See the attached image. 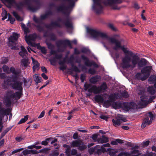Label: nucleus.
Listing matches in <instances>:
<instances>
[{
	"mask_svg": "<svg viewBox=\"0 0 156 156\" xmlns=\"http://www.w3.org/2000/svg\"><path fill=\"white\" fill-rule=\"evenodd\" d=\"M31 59L32 61V63L34 65L33 69L34 72L36 70H38L39 69L40 64L38 62L35 60L33 58L31 57Z\"/></svg>",
	"mask_w": 156,
	"mask_h": 156,
	"instance_id": "nucleus-18",
	"label": "nucleus"
},
{
	"mask_svg": "<svg viewBox=\"0 0 156 156\" xmlns=\"http://www.w3.org/2000/svg\"><path fill=\"white\" fill-rule=\"evenodd\" d=\"M130 109H134L136 107V105L133 102H131L129 103Z\"/></svg>",
	"mask_w": 156,
	"mask_h": 156,
	"instance_id": "nucleus-46",
	"label": "nucleus"
},
{
	"mask_svg": "<svg viewBox=\"0 0 156 156\" xmlns=\"http://www.w3.org/2000/svg\"><path fill=\"white\" fill-rule=\"evenodd\" d=\"M48 48L51 50L54 49L55 46L51 43H47Z\"/></svg>",
	"mask_w": 156,
	"mask_h": 156,
	"instance_id": "nucleus-47",
	"label": "nucleus"
},
{
	"mask_svg": "<svg viewBox=\"0 0 156 156\" xmlns=\"http://www.w3.org/2000/svg\"><path fill=\"white\" fill-rule=\"evenodd\" d=\"M155 98L154 96L151 97L148 100L146 99V97L143 96H141L140 97L141 101L140 102V105L143 106H145L148 103H151L152 101V100Z\"/></svg>",
	"mask_w": 156,
	"mask_h": 156,
	"instance_id": "nucleus-10",
	"label": "nucleus"
},
{
	"mask_svg": "<svg viewBox=\"0 0 156 156\" xmlns=\"http://www.w3.org/2000/svg\"><path fill=\"white\" fill-rule=\"evenodd\" d=\"M56 45L58 48L60 47L62 45H68L70 48H72V46L70 41L68 40H60L56 43Z\"/></svg>",
	"mask_w": 156,
	"mask_h": 156,
	"instance_id": "nucleus-11",
	"label": "nucleus"
},
{
	"mask_svg": "<svg viewBox=\"0 0 156 156\" xmlns=\"http://www.w3.org/2000/svg\"><path fill=\"white\" fill-rule=\"evenodd\" d=\"M148 115L143 120V122L142 123L141 127L143 128H144L147 124L148 125H150L152 122L154 117L153 115L151 112H149Z\"/></svg>",
	"mask_w": 156,
	"mask_h": 156,
	"instance_id": "nucleus-8",
	"label": "nucleus"
},
{
	"mask_svg": "<svg viewBox=\"0 0 156 156\" xmlns=\"http://www.w3.org/2000/svg\"><path fill=\"white\" fill-rule=\"evenodd\" d=\"M112 106L114 108L116 109L121 108L122 106V104L118 101L114 102L112 103Z\"/></svg>",
	"mask_w": 156,
	"mask_h": 156,
	"instance_id": "nucleus-25",
	"label": "nucleus"
},
{
	"mask_svg": "<svg viewBox=\"0 0 156 156\" xmlns=\"http://www.w3.org/2000/svg\"><path fill=\"white\" fill-rule=\"evenodd\" d=\"M121 94L122 97L125 98H127L129 96L128 93L126 91H123L121 92Z\"/></svg>",
	"mask_w": 156,
	"mask_h": 156,
	"instance_id": "nucleus-43",
	"label": "nucleus"
},
{
	"mask_svg": "<svg viewBox=\"0 0 156 156\" xmlns=\"http://www.w3.org/2000/svg\"><path fill=\"white\" fill-rule=\"evenodd\" d=\"M8 20L12 24H13L15 21V19L12 17L11 16L9 13H8Z\"/></svg>",
	"mask_w": 156,
	"mask_h": 156,
	"instance_id": "nucleus-44",
	"label": "nucleus"
},
{
	"mask_svg": "<svg viewBox=\"0 0 156 156\" xmlns=\"http://www.w3.org/2000/svg\"><path fill=\"white\" fill-rule=\"evenodd\" d=\"M112 102L110 100H106L104 101L103 105L106 108H107L111 105Z\"/></svg>",
	"mask_w": 156,
	"mask_h": 156,
	"instance_id": "nucleus-32",
	"label": "nucleus"
},
{
	"mask_svg": "<svg viewBox=\"0 0 156 156\" xmlns=\"http://www.w3.org/2000/svg\"><path fill=\"white\" fill-rule=\"evenodd\" d=\"M117 156H130V154L128 152H122Z\"/></svg>",
	"mask_w": 156,
	"mask_h": 156,
	"instance_id": "nucleus-42",
	"label": "nucleus"
},
{
	"mask_svg": "<svg viewBox=\"0 0 156 156\" xmlns=\"http://www.w3.org/2000/svg\"><path fill=\"white\" fill-rule=\"evenodd\" d=\"M124 109L126 111H128L130 109L129 103L124 102L123 103Z\"/></svg>",
	"mask_w": 156,
	"mask_h": 156,
	"instance_id": "nucleus-33",
	"label": "nucleus"
},
{
	"mask_svg": "<svg viewBox=\"0 0 156 156\" xmlns=\"http://www.w3.org/2000/svg\"><path fill=\"white\" fill-rule=\"evenodd\" d=\"M105 149L102 146H101L100 148L97 150L96 152L98 154H99L102 152H105Z\"/></svg>",
	"mask_w": 156,
	"mask_h": 156,
	"instance_id": "nucleus-38",
	"label": "nucleus"
},
{
	"mask_svg": "<svg viewBox=\"0 0 156 156\" xmlns=\"http://www.w3.org/2000/svg\"><path fill=\"white\" fill-rule=\"evenodd\" d=\"M94 100L98 102L103 103L104 101V99L101 95L98 94L96 95L94 98Z\"/></svg>",
	"mask_w": 156,
	"mask_h": 156,
	"instance_id": "nucleus-22",
	"label": "nucleus"
},
{
	"mask_svg": "<svg viewBox=\"0 0 156 156\" xmlns=\"http://www.w3.org/2000/svg\"><path fill=\"white\" fill-rule=\"evenodd\" d=\"M12 34V35L11 36L9 39V42L14 43L17 41L20 37V34L15 32L13 33Z\"/></svg>",
	"mask_w": 156,
	"mask_h": 156,
	"instance_id": "nucleus-14",
	"label": "nucleus"
},
{
	"mask_svg": "<svg viewBox=\"0 0 156 156\" xmlns=\"http://www.w3.org/2000/svg\"><path fill=\"white\" fill-rule=\"evenodd\" d=\"M97 141L101 144L106 143L108 141V139L104 135H103L101 137L97 139Z\"/></svg>",
	"mask_w": 156,
	"mask_h": 156,
	"instance_id": "nucleus-19",
	"label": "nucleus"
},
{
	"mask_svg": "<svg viewBox=\"0 0 156 156\" xmlns=\"http://www.w3.org/2000/svg\"><path fill=\"white\" fill-rule=\"evenodd\" d=\"M152 69L151 66H146L141 70V73L145 75V77H147V79L150 75Z\"/></svg>",
	"mask_w": 156,
	"mask_h": 156,
	"instance_id": "nucleus-12",
	"label": "nucleus"
},
{
	"mask_svg": "<svg viewBox=\"0 0 156 156\" xmlns=\"http://www.w3.org/2000/svg\"><path fill=\"white\" fill-rule=\"evenodd\" d=\"M12 76L10 77L8 76L7 77L6 80L4 81V83L3 84L2 86L4 89H6L8 88V86L9 85H11L10 82H12Z\"/></svg>",
	"mask_w": 156,
	"mask_h": 156,
	"instance_id": "nucleus-15",
	"label": "nucleus"
},
{
	"mask_svg": "<svg viewBox=\"0 0 156 156\" xmlns=\"http://www.w3.org/2000/svg\"><path fill=\"white\" fill-rule=\"evenodd\" d=\"M7 110L4 108H2L0 109V115L2 116V117H4V116L6 114Z\"/></svg>",
	"mask_w": 156,
	"mask_h": 156,
	"instance_id": "nucleus-34",
	"label": "nucleus"
},
{
	"mask_svg": "<svg viewBox=\"0 0 156 156\" xmlns=\"http://www.w3.org/2000/svg\"><path fill=\"white\" fill-rule=\"evenodd\" d=\"M48 17L47 14H45L41 16L40 18H37L35 16H34L33 17V20L36 23L39 24H43L42 20H44Z\"/></svg>",
	"mask_w": 156,
	"mask_h": 156,
	"instance_id": "nucleus-13",
	"label": "nucleus"
},
{
	"mask_svg": "<svg viewBox=\"0 0 156 156\" xmlns=\"http://www.w3.org/2000/svg\"><path fill=\"white\" fill-rule=\"evenodd\" d=\"M2 15L3 17L2 18V20H4L7 18L8 16V14H7V12L5 10H3L2 14Z\"/></svg>",
	"mask_w": 156,
	"mask_h": 156,
	"instance_id": "nucleus-35",
	"label": "nucleus"
},
{
	"mask_svg": "<svg viewBox=\"0 0 156 156\" xmlns=\"http://www.w3.org/2000/svg\"><path fill=\"white\" fill-rule=\"evenodd\" d=\"M11 73L14 75L12 76V83L11 85L13 89L18 90L15 93L12 90H10L6 92V96L4 97V100L7 106H9L14 101L13 99L18 100L20 99L22 94L23 90V81L19 78V74L21 71L19 69H16L11 67L10 68Z\"/></svg>",
	"mask_w": 156,
	"mask_h": 156,
	"instance_id": "nucleus-2",
	"label": "nucleus"
},
{
	"mask_svg": "<svg viewBox=\"0 0 156 156\" xmlns=\"http://www.w3.org/2000/svg\"><path fill=\"white\" fill-rule=\"evenodd\" d=\"M80 79L81 82H83L86 79V76L84 74H81L80 76Z\"/></svg>",
	"mask_w": 156,
	"mask_h": 156,
	"instance_id": "nucleus-57",
	"label": "nucleus"
},
{
	"mask_svg": "<svg viewBox=\"0 0 156 156\" xmlns=\"http://www.w3.org/2000/svg\"><path fill=\"white\" fill-rule=\"evenodd\" d=\"M21 62V65L25 67L28 66L30 63L29 60L28 58L22 59Z\"/></svg>",
	"mask_w": 156,
	"mask_h": 156,
	"instance_id": "nucleus-27",
	"label": "nucleus"
},
{
	"mask_svg": "<svg viewBox=\"0 0 156 156\" xmlns=\"http://www.w3.org/2000/svg\"><path fill=\"white\" fill-rule=\"evenodd\" d=\"M136 78L139 80H140L142 81H144L147 79V77H145L144 76L142 77V74L140 73L136 74Z\"/></svg>",
	"mask_w": 156,
	"mask_h": 156,
	"instance_id": "nucleus-30",
	"label": "nucleus"
},
{
	"mask_svg": "<svg viewBox=\"0 0 156 156\" xmlns=\"http://www.w3.org/2000/svg\"><path fill=\"white\" fill-rule=\"evenodd\" d=\"M70 149H67L66 150L65 153L66 156H71Z\"/></svg>",
	"mask_w": 156,
	"mask_h": 156,
	"instance_id": "nucleus-64",
	"label": "nucleus"
},
{
	"mask_svg": "<svg viewBox=\"0 0 156 156\" xmlns=\"http://www.w3.org/2000/svg\"><path fill=\"white\" fill-rule=\"evenodd\" d=\"M51 39L52 41H55L56 39V36L53 34H51L50 36Z\"/></svg>",
	"mask_w": 156,
	"mask_h": 156,
	"instance_id": "nucleus-56",
	"label": "nucleus"
},
{
	"mask_svg": "<svg viewBox=\"0 0 156 156\" xmlns=\"http://www.w3.org/2000/svg\"><path fill=\"white\" fill-rule=\"evenodd\" d=\"M8 62V59L6 58H3L1 62V63L2 64H5Z\"/></svg>",
	"mask_w": 156,
	"mask_h": 156,
	"instance_id": "nucleus-60",
	"label": "nucleus"
},
{
	"mask_svg": "<svg viewBox=\"0 0 156 156\" xmlns=\"http://www.w3.org/2000/svg\"><path fill=\"white\" fill-rule=\"evenodd\" d=\"M34 80L37 83L41 82L40 80L41 79V77L37 76V75H34Z\"/></svg>",
	"mask_w": 156,
	"mask_h": 156,
	"instance_id": "nucleus-37",
	"label": "nucleus"
},
{
	"mask_svg": "<svg viewBox=\"0 0 156 156\" xmlns=\"http://www.w3.org/2000/svg\"><path fill=\"white\" fill-rule=\"evenodd\" d=\"M113 94L115 99L120 98L121 97V95L118 93H115Z\"/></svg>",
	"mask_w": 156,
	"mask_h": 156,
	"instance_id": "nucleus-58",
	"label": "nucleus"
},
{
	"mask_svg": "<svg viewBox=\"0 0 156 156\" xmlns=\"http://www.w3.org/2000/svg\"><path fill=\"white\" fill-rule=\"evenodd\" d=\"M121 120L120 119H113L112 122L113 124L115 126H119L122 123Z\"/></svg>",
	"mask_w": 156,
	"mask_h": 156,
	"instance_id": "nucleus-29",
	"label": "nucleus"
},
{
	"mask_svg": "<svg viewBox=\"0 0 156 156\" xmlns=\"http://www.w3.org/2000/svg\"><path fill=\"white\" fill-rule=\"evenodd\" d=\"M70 145L73 147H77L78 149L81 151L84 150L87 147L86 144L81 140L73 141L70 143Z\"/></svg>",
	"mask_w": 156,
	"mask_h": 156,
	"instance_id": "nucleus-6",
	"label": "nucleus"
},
{
	"mask_svg": "<svg viewBox=\"0 0 156 156\" xmlns=\"http://www.w3.org/2000/svg\"><path fill=\"white\" fill-rule=\"evenodd\" d=\"M24 33L26 35L25 36V40L28 44L30 46H34V44L32 42L34 41L37 38V35L35 34H30L29 35H27V33L29 32V29L27 27H25L23 29Z\"/></svg>",
	"mask_w": 156,
	"mask_h": 156,
	"instance_id": "nucleus-5",
	"label": "nucleus"
},
{
	"mask_svg": "<svg viewBox=\"0 0 156 156\" xmlns=\"http://www.w3.org/2000/svg\"><path fill=\"white\" fill-rule=\"evenodd\" d=\"M23 150V148H21L20 149H16V150H14L13 151H12L11 152V154H15L17 152H18L19 151H22V150Z\"/></svg>",
	"mask_w": 156,
	"mask_h": 156,
	"instance_id": "nucleus-63",
	"label": "nucleus"
},
{
	"mask_svg": "<svg viewBox=\"0 0 156 156\" xmlns=\"http://www.w3.org/2000/svg\"><path fill=\"white\" fill-rule=\"evenodd\" d=\"M84 90L85 91H87L89 93H93L94 94L100 93L104 91L107 88V86L105 83H103L99 87H97L95 85H92L85 83L84 85Z\"/></svg>",
	"mask_w": 156,
	"mask_h": 156,
	"instance_id": "nucleus-4",
	"label": "nucleus"
},
{
	"mask_svg": "<svg viewBox=\"0 0 156 156\" xmlns=\"http://www.w3.org/2000/svg\"><path fill=\"white\" fill-rule=\"evenodd\" d=\"M148 81L151 83H153L156 81V76L154 75L151 76L148 79Z\"/></svg>",
	"mask_w": 156,
	"mask_h": 156,
	"instance_id": "nucleus-39",
	"label": "nucleus"
},
{
	"mask_svg": "<svg viewBox=\"0 0 156 156\" xmlns=\"http://www.w3.org/2000/svg\"><path fill=\"white\" fill-rule=\"evenodd\" d=\"M30 150L27 149L23 151L22 153L24 155H26L27 154H30Z\"/></svg>",
	"mask_w": 156,
	"mask_h": 156,
	"instance_id": "nucleus-52",
	"label": "nucleus"
},
{
	"mask_svg": "<svg viewBox=\"0 0 156 156\" xmlns=\"http://www.w3.org/2000/svg\"><path fill=\"white\" fill-rule=\"evenodd\" d=\"M100 146L99 145L96 146L94 148H90L89 150V152L90 154H92L96 150V148H99Z\"/></svg>",
	"mask_w": 156,
	"mask_h": 156,
	"instance_id": "nucleus-41",
	"label": "nucleus"
},
{
	"mask_svg": "<svg viewBox=\"0 0 156 156\" xmlns=\"http://www.w3.org/2000/svg\"><path fill=\"white\" fill-rule=\"evenodd\" d=\"M94 5L93 6V8L97 14L101 13L102 11V6L101 5V0H93Z\"/></svg>",
	"mask_w": 156,
	"mask_h": 156,
	"instance_id": "nucleus-7",
	"label": "nucleus"
},
{
	"mask_svg": "<svg viewBox=\"0 0 156 156\" xmlns=\"http://www.w3.org/2000/svg\"><path fill=\"white\" fill-rule=\"evenodd\" d=\"M101 79V77L100 76L97 75L94 77H91L90 79V83L93 84H95L98 82Z\"/></svg>",
	"mask_w": 156,
	"mask_h": 156,
	"instance_id": "nucleus-21",
	"label": "nucleus"
},
{
	"mask_svg": "<svg viewBox=\"0 0 156 156\" xmlns=\"http://www.w3.org/2000/svg\"><path fill=\"white\" fill-rule=\"evenodd\" d=\"M121 3V1L119 0H107L104 2V3L105 5H108L110 6H112L114 4Z\"/></svg>",
	"mask_w": 156,
	"mask_h": 156,
	"instance_id": "nucleus-16",
	"label": "nucleus"
},
{
	"mask_svg": "<svg viewBox=\"0 0 156 156\" xmlns=\"http://www.w3.org/2000/svg\"><path fill=\"white\" fill-rule=\"evenodd\" d=\"M57 9L58 11L61 12L65 15H67L69 14L67 12L68 8L66 7L64 5L58 6Z\"/></svg>",
	"mask_w": 156,
	"mask_h": 156,
	"instance_id": "nucleus-17",
	"label": "nucleus"
},
{
	"mask_svg": "<svg viewBox=\"0 0 156 156\" xmlns=\"http://www.w3.org/2000/svg\"><path fill=\"white\" fill-rule=\"evenodd\" d=\"M62 21V19L60 18L58 19L57 21L55 22H52L50 24H45V27L48 29L50 30H52L53 29L54 26L57 27L61 28L62 27V25L59 23Z\"/></svg>",
	"mask_w": 156,
	"mask_h": 156,
	"instance_id": "nucleus-9",
	"label": "nucleus"
},
{
	"mask_svg": "<svg viewBox=\"0 0 156 156\" xmlns=\"http://www.w3.org/2000/svg\"><path fill=\"white\" fill-rule=\"evenodd\" d=\"M77 153V151L75 149H72L71 151V153L70 154L72 155H75Z\"/></svg>",
	"mask_w": 156,
	"mask_h": 156,
	"instance_id": "nucleus-62",
	"label": "nucleus"
},
{
	"mask_svg": "<svg viewBox=\"0 0 156 156\" xmlns=\"http://www.w3.org/2000/svg\"><path fill=\"white\" fill-rule=\"evenodd\" d=\"M59 154L58 153V152L56 151H53L50 154L49 156H58Z\"/></svg>",
	"mask_w": 156,
	"mask_h": 156,
	"instance_id": "nucleus-45",
	"label": "nucleus"
},
{
	"mask_svg": "<svg viewBox=\"0 0 156 156\" xmlns=\"http://www.w3.org/2000/svg\"><path fill=\"white\" fill-rule=\"evenodd\" d=\"M55 59L56 58L55 57L53 58H51L49 60L50 62H51V64L53 65H55L56 62Z\"/></svg>",
	"mask_w": 156,
	"mask_h": 156,
	"instance_id": "nucleus-51",
	"label": "nucleus"
},
{
	"mask_svg": "<svg viewBox=\"0 0 156 156\" xmlns=\"http://www.w3.org/2000/svg\"><path fill=\"white\" fill-rule=\"evenodd\" d=\"M21 51L19 52V54L23 58H25L26 57V55L27 54L26 50L23 46L21 47Z\"/></svg>",
	"mask_w": 156,
	"mask_h": 156,
	"instance_id": "nucleus-23",
	"label": "nucleus"
},
{
	"mask_svg": "<svg viewBox=\"0 0 156 156\" xmlns=\"http://www.w3.org/2000/svg\"><path fill=\"white\" fill-rule=\"evenodd\" d=\"M23 81L24 83V85L27 87H29L32 83L31 80H27L24 78H23Z\"/></svg>",
	"mask_w": 156,
	"mask_h": 156,
	"instance_id": "nucleus-26",
	"label": "nucleus"
},
{
	"mask_svg": "<svg viewBox=\"0 0 156 156\" xmlns=\"http://www.w3.org/2000/svg\"><path fill=\"white\" fill-rule=\"evenodd\" d=\"M28 119V117L27 115L25 116L24 118H22L20 119V121L18 122V124H20L25 122Z\"/></svg>",
	"mask_w": 156,
	"mask_h": 156,
	"instance_id": "nucleus-40",
	"label": "nucleus"
},
{
	"mask_svg": "<svg viewBox=\"0 0 156 156\" xmlns=\"http://www.w3.org/2000/svg\"><path fill=\"white\" fill-rule=\"evenodd\" d=\"M89 33L94 38L97 39L99 37L105 39L111 44H112V48L115 51H118L121 49L125 54L122 59L121 66L123 69L129 68H133L137 65L138 68H140L145 66L147 64V61L145 58L140 60L139 57L134 55L133 52L129 51L124 45H121V41L114 37H108L107 35L100 31L92 29L88 30Z\"/></svg>",
	"mask_w": 156,
	"mask_h": 156,
	"instance_id": "nucleus-1",
	"label": "nucleus"
},
{
	"mask_svg": "<svg viewBox=\"0 0 156 156\" xmlns=\"http://www.w3.org/2000/svg\"><path fill=\"white\" fill-rule=\"evenodd\" d=\"M64 23L67 28H71L72 27V22L69 18H67L66 20L64 22Z\"/></svg>",
	"mask_w": 156,
	"mask_h": 156,
	"instance_id": "nucleus-24",
	"label": "nucleus"
},
{
	"mask_svg": "<svg viewBox=\"0 0 156 156\" xmlns=\"http://www.w3.org/2000/svg\"><path fill=\"white\" fill-rule=\"evenodd\" d=\"M150 143V141L149 140L147 141H144L141 144L142 146L144 147H147L148 146Z\"/></svg>",
	"mask_w": 156,
	"mask_h": 156,
	"instance_id": "nucleus-53",
	"label": "nucleus"
},
{
	"mask_svg": "<svg viewBox=\"0 0 156 156\" xmlns=\"http://www.w3.org/2000/svg\"><path fill=\"white\" fill-rule=\"evenodd\" d=\"M6 75L5 73H1L0 72V77L1 79H4L6 78Z\"/></svg>",
	"mask_w": 156,
	"mask_h": 156,
	"instance_id": "nucleus-55",
	"label": "nucleus"
},
{
	"mask_svg": "<svg viewBox=\"0 0 156 156\" xmlns=\"http://www.w3.org/2000/svg\"><path fill=\"white\" fill-rule=\"evenodd\" d=\"M108 98L109 100L111 101L112 102L115 100L113 94L109 95Z\"/></svg>",
	"mask_w": 156,
	"mask_h": 156,
	"instance_id": "nucleus-59",
	"label": "nucleus"
},
{
	"mask_svg": "<svg viewBox=\"0 0 156 156\" xmlns=\"http://www.w3.org/2000/svg\"><path fill=\"white\" fill-rule=\"evenodd\" d=\"M132 150V151H131L130 152V153L129 154H130V155L131 154H139V151L136 149H133V150Z\"/></svg>",
	"mask_w": 156,
	"mask_h": 156,
	"instance_id": "nucleus-50",
	"label": "nucleus"
},
{
	"mask_svg": "<svg viewBox=\"0 0 156 156\" xmlns=\"http://www.w3.org/2000/svg\"><path fill=\"white\" fill-rule=\"evenodd\" d=\"M12 14L14 16L17 20L20 21H21L22 20V18L20 17L16 12L13 11L12 12Z\"/></svg>",
	"mask_w": 156,
	"mask_h": 156,
	"instance_id": "nucleus-36",
	"label": "nucleus"
},
{
	"mask_svg": "<svg viewBox=\"0 0 156 156\" xmlns=\"http://www.w3.org/2000/svg\"><path fill=\"white\" fill-rule=\"evenodd\" d=\"M88 73L92 75H94L95 74L96 71L94 69L90 68L88 70Z\"/></svg>",
	"mask_w": 156,
	"mask_h": 156,
	"instance_id": "nucleus-54",
	"label": "nucleus"
},
{
	"mask_svg": "<svg viewBox=\"0 0 156 156\" xmlns=\"http://www.w3.org/2000/svg\"><path fill=\"white\" fill-rule=\"evenodd\" d=\"M81 57L82 59L84 61V64L86 66H91V62L89 61L87 57L84 55H82Z\"/></svg>",
	"mask_w": 156,
	"mask_h": 156,
	"instance_id": "nucleus-20",
	"label": "nucleus"
},
{
	"mask_svg": "<svg viewBox=\"0 0 156 156\" xmlns=\"http://www.w3.org/2000/svg\"><path fill=\"white\" fill-rule=\"evenodd\" d=\"M38 24L37 25H35V26L36 27L38 31H39L40 32H41L43 31L44 30L43 27L40 25V24Z\"/></svg>",
	"mask_w": 156,
	"mask_h": 156,
	"instance_id": "nucleus-48",
	"label": "nucleus"
},
{
	"mask_svg": "<svg viewBox=\"0 0 156 156\" xmlns=\"http://www.w3.org/2000/svg\"><path fill=\"white\" fill-rule=\"evenodd\" d=\"M3 2L6 3L8 5L7 6L9 8H11L12 6L14 5L17 9L21 10H22L25 5L28 6V9L32 12H35L39 9L41 5L38 0L36 1V5L34 6H30V3L34 1V0H25V2H21L16 3L15 0H1Z\"/></svg>",
	"mask_w": 156,
	"mask_h": 156,
	"instance_id": "nucleus-3",
	"label": "nucleus"
},
{
	"mask_svg": "<svg viewBox=\"0 0 156 156\" xmlns=\"http://www.w3.org/2000/svg\"><path fill=\"white\" fill-rule=\"evenodd\" d=\"M147 92L151 95H153L155 93V90L152 86L148 87L147 89Z\"/></svg>",
	"mask_w": 156,
	"mask_h": 156,
	"instance_id": "nucleus-28",
	"label": "nucleus"
},
{
	"mask_svg": "<svg viewBox=\"0 0 156 156\" xmlns=\"http://www.w3.org/2000/svg\"><path fill=\"white\" fill-rule=\"evenodd\" d=\"M41 50L42 53L44 54H46L47 53V50L44 47H41Z\"/></svg>",
	"mask_w": 156,
	"mask_h": 156,
	"instance_id": "nucleus-61",
	"label": "nucleus"
},
{
	"mask_svg": "<svg viewBox=\"0 0 156 156\" xmlns=\"http://www.w3.org/2000/svg\"><path fill=\"white\" fill-rule=\"evenodd\" d=\"M51 139V138H48L46 139L45 141H42L41 142V144H42V145H48V143L47 142V141H49Z\"/></svg>",
	"mask_w": 156,
	"mask_h": 156,
	"instance_id": "nucleus-49",
	"label": "nucleus"
},
{
	"mask_svg": "<svg viewBox=\"0 0 156 156\" xmlns=\"http://www.w3.org/2000/svg\"><path fill=\"white\" fill-rule=\"evenodd\" d=\"M2 68L3 71L7 74H9L10 72L11 73L10 71V68L9 69V68L6 65H4Z\"/></svg>",
	"mask_w": 156,
	"mask_h": 156,
	"instance_id": "nucleus-31",
	"label": "nucleus"
}]
</instances>
